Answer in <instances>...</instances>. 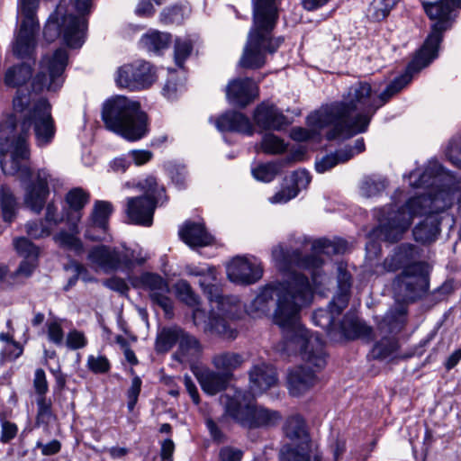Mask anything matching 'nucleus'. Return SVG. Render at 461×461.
<instances>
[{"instance_id": "1", "label": "nucleus", "mask_w": 461, "mask_h": 461, "mask_svg": "<svg viewBox=\"0 0 461 461\" xmlns=\"http://www.w3.org/2000/svg\"><path fill=\"white\" fill-rule=\"evenodd\" d=\"M312 255L303 257L298 249L288 251L282 245L274 247L272 258L276 267L291 274L283 282L264 286L246 308V312L256 318L268 313L271 303H275L273 321L284 333V341L277 349L288 356L298 351L304 362L287 375L288 390L294 396L314 387L319 382L318 373L326 366L322 340L301 325L299 316L301 309L311 303L313 292H321L330 282L321 270L323 260L320 254H343L348 249V244L342 239H319L312 241Z\"/></svg>"}, {"instance_id": "2", "label": "nucleus", "mask_w": 461, "mask_h": 461, "mask_svg": "<svg viewBox=\"0 0 461 461\" xmlns=\"http://www.w3.org/2000/svg\"><path fill=\"white\" fill-rule=\"evenodd\" d=\"M421 4L429 19L435 20L436 23L404 74L396 77L377 96L373 95L372 87L368 83L353 84L343 95L342 101L333 103L308 116V124L314 131L329 128L326 138L330 140L365 132L376 110L406 86L414 73L427 67L437 58L442 32L447 29L455 8L459 6L454 5L453 0H439L435 3L422 1Z\"/></svg>"}, {"instance_id": "3", "label": "nucleus", "mask_w": 461, "mask_h": 461, "mask_svg": "<svg viewBox=\"0 0 461 461\" xmlns=\"http://www.w3.org/2000/svg\"><path fill=\"white\" fill-rule=\"evenodd\" d=\"M409 181L412 187L428 188L429 191L411 198L397 211H388L373 235L385 241H397L414 217L426 216L414 228L413 236L421 243L433 242L439 233L438 213L450 206L453 201L454 177L438 161L431 160L422 172L420 169L412 171Z\"/></svg>"}, {"instance_id": "4", "label": "nucleus", "mask_w": 461, "mask_h": 461, "mask_svg": "<svg viewBox=\"0 0 461 461\" xmlns=\"http://www.w3.org/2000/svg\"><path fill=\"white\" fill-rule=\"evenodd\" d=\"M14 114L0 124V166L5 175L14 176L19 170L30 173L23 162L30 157L29 137L33 128L35 144L49 146L56 134L51 106L46 99L32 103V95L18 89L13 101Z\"/></svg>"}, {"instance_id": "5", "label": "nucleus", "mask_w": 461, "mask_h": 461, "mask_svg": "<svg viewBox=\"0 0 461 461\" xmlns=\"http://www.w3.org/2000/svg\"><path fill=\"white\" fill-rule=\"evenodd\" d=\"M278 19L277 4L273 0H253V26L240 59V66L256 69L266 63V52L274 53L283 38H273L272 32Z\"/></svg>"}, {"instance_id": "6", "label": "nucleus", "mask_w": 461, "mask_h": 461, "mask_svg": "<svg viewBox=\"0 0 461 461\" xmlns=\"http://www.w3.org/2000/svg\"><path fill=\"white\" fill-rule=\"evenodd\" d=\"M102 119L105 127L129 141L144 138L149 131L148 114L138 101L115 95L103 104Z\"/></svg>"}, {"instance_id": "7", "label": "nucleus", "mask_w": 461, "mask_h": 461, "mask_svg": "<svg viewBox=\"0 0 461 461\" xmlns=\"http://www.w3.org/2000/svg\"><path fill=\"white\" fill-rule=\"evenodd\" d=\"M221 401L226 412L247 428L275 426L282 419L278 411L255 404L252 397L241 390H235L232 395H222Z\"/></svg>"}, {"instance_id": "8", "label": "nucleus", "mask_w": 461, "mask_h": 461, "mask_svg": "<svg viewBox=\"0 0 461 461\" xmlns=\"http://www.w3.org/2000/svg\"><path fill=\"white\" fill-rule=\"evenodd\" d=\"M137 186L143 192V195L127 199L126 215L131 223L150 226L156 207L167 201L165 189L158 185L153 176L140 181Z\"/></svg>"}, {"instance_id": "9", "label": "nucleus", "mask_w": 461, "mask_h": 461, "mask_svg": "<svg viewBox=\"0 0 461 461\" xmlns=\"http://www.w3.org/2000/svg\"><path fill=\"white\" fill-rule=\"evenodd\" d=\"M63 7L58 6L48 20L43 35L47 41H54L61 33L64 41L70 48H79L84 42L86 20L83 16L63 15Z\"/></svg>"}, {"instance_id": "10", "label": "nucleus", "mask_w": 461, "mask_h": 461, "mask_svg": "<svg viewBox=\"0 0 461 461\" xmlns=\"http://www.w3.org/2000/svg\"><path fill=\"white\" fill-rule=\"evenodd\" d=\"M285 436L292 441L291 447H284L280 453L281 461H321L312 454V445L303 418L299 415L289 417L284 426Z\"/></svg>"}, {"instance_id": "11", "label": "nucleus", "mask_w": 461, "mask_h": 461, "mask_svg": "<svg viewBox=\"0 0 461 461\" xmlns=\"http://www.w3.org/2000/svg\"><path fill=\"white\" fill-rule=\"evenodd\" d=\"M338 294L330 303L328 309H318L312 314L316 326L330 332L335 329V317L339 316L348 305L351 287V275L343 262L337 263Z\"/></svg>"}, {"instance_id": "12", "label": "nucleus", "mask_w": 461, "mask_h": 461, "mask_svg": "<svg viewBox=\"0 0 461 461\" xmlns=\"http://www.w3.org/2000/svg\"><path fill=\"white\" fill-rule=\"evenodd\" d=\"M38 4L39 0H19L18 9L23 20L13 45L14 54L19 59L30 58L34 52L39 29L35 18Z\"/></svg>"}, {"instance_id": "13", "label": "nucleus", "mask_w": 461, "mask_h": 461, "mask_svg": "<svg viewBox=\"0 0 461 461\" xmlns=\"http://www.w3.org/2000/svg\"><path fill=\"white\" fill-rule=\"evenodd\" d=\"M114 80L118 87L131 91L148 89L157 80L156 69L148 61L136 60L119 67Z\"/></svg>"}, {"instance_id": "14", "label": "nucleus", "mask_w": 461, "mask_h": 461, "mask_svg": "<svg viewBox=\"0 0 461 461\" xmlns=\"http://www.w3.org/2000/svg\"><path fill=\"white\" fill-rule=\"evenodd\" d=\"M68 63V53L64 49L57 50L51 56H45L41 62V70L32 81L33 90L41 92L57 91L63 84L62 74Z\"/></svg>"}, {"instance_id": "15", "label": "nucleus", "mask_w": 461, "mask_h": 461, "mask_svg": "<svg viewBox=\"0 0 461 461\" xmlns=\"http://www.w3.org/2000/svg\"><path fill=\"white\" fill-rule=\"evenodd\" d=\"M29 172L26 174L21 169L14 175H18L22 181H28L24 186L23 203L32 212L39 214L42 211L50 194V175L45 169L32 172L29 168Z\"/></svg>"}, {"instance_id": "16", "label": "nucleus", "mask_w": 461, "mask_h": 461, "mask_svg": "<svg viewBox=\"0 0 461 461\" xmlns=\"http://www.w3.org/2000/svg\"><path fill=\"white\" fill-rule=\"evenodd\" d=\"M394 288L402 292L407 300H413L424 294L429 288V279L426 266L423 263H414L406 267L393 283Z\"/></svg>"}, {"instance_id": "17", "label": "nucleus", "mask_w": 461, "mask_h": 461, "mask_svg": "<svg viewBox=\"0 0 461 461\" xmlns=\"http://www.w3.org/2000/svg\"><path fill=\"white\" fill-rule=\"evenodd\" d=\"M227 276L236 284H255L263 276V267L255 258L238 256L227 265Z\"/></svg>"}, {"instance_id": "18", "label": "nucleus", "mask_w": 461, "mask_h": 461, "mask_svg": "<svg viewBox=\"0 0 461 461\" xmlns=\"http://www.w3.org/2000/svg\"><path fill=\"white\" fill-rule=\"evenodd\" d=\"M139 282L140 287L147 291L151 302L163 309L167 315L173 312V301L170 294V287L167 280L154 273H143Z\"/></svg>"}, {"instance_id": "19", "label": "nucleus", "mask_w": 461, "mask_h": 461, "mask_svg": "<svg viewBox=\"0 0 461 461\" xmlns=\"http://www.w3.org/2000/svg\"><path fill=\"white\" fill-rule=\"evenodd\" d=\"M87 258L92 265L104 273L116 271L131 264V259L124 252L105 245L92 248L88 252Z\"/></svg>"}, {"instance_id": "20", "label": "nucleus", "mask_w": 461, "mask_h": 461, "mask_svg": "<svg viewBox=\"0 0 461 461\" xmlns=\"http://www.w3.org/2000/svg\"><path fill=\"white\" fill-rule=\"evenodd\" d=\"M113 212V205L106 201H96L86 223L85 237L93 241L106 240L109 217Z\"/></svg>"}, {"instance_id": "21", "label": "nucleus", "mask_w": 461, "mask_h": 461, "mask_svg": "<svg viewBox=\"0 0 461 461\" xmlns=\"http://www.w3.org/2000/svg\"><path fill=\"white\" fill-rule=\"evenodd\" d=\"M249 393L252 398L261 395L277 384L276 369L266 363L254 365L249 373Z\"/></svg>"}, {"instance_id": "22", "label": "nucleus", "mask_w": 461, "mask_h": 461, "mask_svg": "<svg viewBox=\"0 0 461 461\" xmlns=\"http://www.w3.org/2000/svg\"><path fill=\"white\" fill-rule=\"evenodd\" d=\"M90 194L81 187H75L69 190L65 195V202L68 205L66 211V222L69 230L77 232V226L83 216V209L89 203Z\"/></svg>"}, {"instance_id": "23", "label": "nucleus", "mask_w": 461, "mask_h": 461, "mask_svg": "<svg viewBox=\"0 0 461 461\" xmlns=\"http://www.w3.org/2000/svg\"><path fill=\"white\" fill-rule=\"evenodd\" d=\"M258 89L250 78L233 79L226 86L229 102L240 107H245L258 96Z\"/></svg>"}, {"instance_id": "24", "label": "nucleus", "mask_w": 461, "mask_h": 461, "mask_svg": "<svg viewBox=\"0 0 461 461\" xmlns=\"http://www.w3.org/2000/svg\"><path fill=\"white\" fill-rule=\"evenodd\" d=\"M256 124L265 130L280 131L289 124L287 118L274 104L262 103L254 113Z\"/></svg>"}, {"instance_id": "25", "label": "nucleus", "mask_w": 461, "mask_h": 461, "mask_svg": "<svg viewBox=\"0 0 461 461\" xmlns=\"http://www.w3.org/2000/svg\"><path fill=\"white\" fill-rule=\"evenodd\" d=\"M418 253L414 246L402 244L397 248L394 254L387 257L383 263L384 272H393L402 267L403 269L411 264L420 263L417 261Z\"/></svg>"}, {"instance_id": "26", "label": "nucleus", "mask_w": 461, "mask_h": 461, "mask_svg": "<svg viewBox=\"0 0 461 461\" xmlns=\"http://www.w3.org/2000/svg\"><path fill=\"white\" fill-rule=\"evenodd\" d=\"M220 131H237L253 134V128L248 117L239 112H227L215 121Z\"/></svg>"}, {"instance_id": "27", "label": "nucleus", "mask_w": 461, "mask_h": 461, "mask_svg": "<svg viewBox=\"0 0 461 461\" xmlns=\"http://www.w3.org/2000/svg\"><path fill=\"white\" fill-rule=\"evenodd\" d=\"M179 235L192 248L209 246L213 241L212 236L205 230L202 223L185 222L180 229Z\"/></svg>"}, {"instance_id": "28", "label": "nucleus", "mask_w": 461, "mask_h": 461, "mask_svg": "<svg viewBox=\"0 0 461 461\" xmlns=\"http://www.w3.org/2000/svg\"><path fill=\"white\" fill-rule=\"evenodd\" d=\"M229 318L211 310L204 331L217 336L222 339L233 340L238 335L237 330L229 322Z\"/></svg>"}, {"instance_id": "29", "label": "nucleus", "mask_w": 461, "mask_h": 461, "mask_svg": "<svg viewBox=\"0 0 461 461\" xmlns=\"http://www.w3.org/2000/svg\"><path fill=\"white\" fill-rule=\"evenodd\" d=\"M212 303V310H215L229 319H238L241 316L244 305L234 295H223L221 291L219 292L218 296H213Z\"/></svg>"}, {"instance_id": "30", "label": "nucleus", "mask_w": 461, "mask_h": 461, "mask_svg": "<svg viewBox=\"0 0 461 461\" xmlns=\"http://www.w3.org/2000/svg\"><path fill=\"white\" fill-rule=\"evenodd\" d=\"M195 375L203 391L210 395L224 390L230 380L226 375L209 369L200 370L195 373Z\"/></svg>"}, {"instance_id": "31", "label": "nucleus", "mask_w": 461, "mask_h": 461, "mask_svg": "<svg viewBox=\"0 0 461 461\" xmlns=\"http://www.w3.org/2000/svg\"><path fill=\"white\" fill-rule=\"evenodd\" d=\"M202 351L203 347L200 341L184 330L175 357L181 363H191L200 356Z\"/></svg>"}, {"instance_id": "32", "label": "nucleus", "mask_w": 461, "mask_h": 461, "mask_svg": "<svg viewBox=\"0 0 461 461\" xmlns=\"http://www.w3.org/2000/svg\"><path fill=\"white\" fill-rule=\"evenodd\" d=\"M341 334L348 339H368L371 336L372 330L360 319L354 315L347 314L339 324Z\"/></svg>"}, {"instance_id": "33", "label": "nucleus", "mask_w": 461, "mask_h": 461, "mask_svg": "<svg viewBox=\"0 0 461 461\" xmlns=\"http://www.w3.org/2000/svg\"><path fill=\"white\" fill-rule=\"evenodd\" d=\"M243 362V357L232 351L221 352L214 355L212 359L214 367L229 378H230L234 370L242 366Z\"/></svg>"}, {"instance_id": "34", "label": "nucleus", "mask_w": 461, "mask_h": 461, "mask_svg": "<svg viewBox=\"0 0 461 461\" xmlns=\"http://www.w3.org/2000/svg\"><path fill=\"white\" fill-rule=\"evenodd\" d=\"M184 330L178 326L163 328L157 336L155 348L158 353L170 350L176 343L179 344Z\"/></svg>"}, {"instance_id": "35", "label": "nucleus", "mask_w": 461, "mask_h": 461, "mask_svg": "<svg viewBox=\"0 0 461 461\" xmlns=\"http://www.w3.org/2000/svg\"><path fill=\"white\" fill-rule=\"evenodd\" d=\"M170 39L171 36L168 33L150 31L141 37L140 43L148 51L158 53L168 47Z\"/></svg>"}, {"instance_id": "36", "label": "nucleus", "mask_w": 461, "mask_h": 461, "mask_svg": "<svg viewBox=\"0 0 461 461\" xmlns=\"http://www.w3.org/2000/svg\"><path fill=\"white\" fill-rule=\"evenodd\" d=\"M399 0H373L366 11V16L374 22L386 18Z\"/></svg>"}, {"instance_id": "37", "label": "nucleus", "mask_w": 461, "mask_h": 461, "mask_svg": "<svg viewBox=\"0 0 461 461\" xmlns=\"http://www.w3.org/2000/svg\"><path fill=\"white\" fill-rule=\"evenodd\" d=\"M198 285L203 294L207 295L210 301H213V296H218L221 291L217 279L216 268L211 266L206 268V272L199 278Z\"/></svg>"}, {"instance_id": "38", "label": "nucleus", "mask_w": 461, "mask_h": 461, "mask_svg": "<svg viewBox=\"0 0 461 461\" xmlns=\"http://www.w3.org/2000/svg\"><path fill=\"white\" fill-rule=\"evenodd\" d=\"M59 231L54 237V241L60 247L68 250L74 251L76 254L80 255L84 251V246L79 238H77V232L70 230Z\"/></svg>"}, {"instance_id": "39", "label": "nucleus", "mask_w": 461, "mask_h": 461, "mask_svg": "<svg viewBox=\"0 0 461 461\" xmlns=\"http://www.w3.org/2000/svg\"><path fill=\"white\" fill-rule=\"evenodd\" d=\"M32 72V68L26 64L12 67L5 73V83L13 87L20 86L31 78Z\"/></svg>"}, {"instance_id": "40", "label": "nucleus", "mask_w": 461, "mask_h": 461, "mask_svg": "<svg viewBox=\"0 0 461 461\" xmlns=\"http://www.w3.org/2000/svg\"><path fill=\"white\" fill-rule=\"evenodd\" d=\"M0 203L4 221H13L16 215L17 203L10 188L5 185L0 189Z\"/></svg>"}, {"instance_id": "41", "label": "nucleus", "mask_w": 461, "mask_h": 461, "mask_svg": "<svg viewBox=\"0 0 461 461\" xmlns=\"http://www.w3.org/2000/svg\"><path fill=\"white\" fill-rule=\"evenodd\" d=\"M353 157V153L347 149H340L335 153L329 154L321 159L316 161L315 168L319 173H324L339 163H344Z\"/></svg>"}, {"instance_id": "42", "label": "nucleus", "mask_w": 461, "mask_h": 461, "mask_svg": "<svg viewBox=\"0 0 461 461\" xmlns=\"http://www.w3.org/2000/svg\"><path fill=\"white\" fill-rule=\"evenodd\" d=\"M176 296L179 301L189 307H196L200 305V298L195 294L191 285L185 279L178 280L174 285Z\"/></svg>"}, {"instance_id": "43", "label": "nucleus", "mask_w": 461, "mask_h": 461, "mask_svg": "<svg viewBox=\"0 0 461 461\" xmlns=\"http://www.w3.org/2000/svg\"><path fill=\"white\" fill-rule=\"evenodd\" d=\"M24 230L29 237L40 240L50 236L53 227L44 219H40L27 221L24 225Z\"/></svg>"}, {"instance_id": "44", "label": "nucleus", "mask_w": 461, "mask_h": 461, "mask_svg": "<svg viewBox=\"0 0 461 461\" xmlns=\"http://www.w3.org/2000/svg\"><path fill=\"white\" fill-rule=\"evenodd\" d=\"M386 187L385 180L372 176L365 177L359 186L360 194L369 198L380 194Z\"/></svg>"}, {"instance_id": "45", "label": "nucleus", "mask_w": 461, "mask_h": 461, "mask_svg": "<svg viewBox=\"0 0 461 461\" xmlns=\"http://www.w3.org/2000/svg\"><path fill=\"white\" fill-rule=\"evenodd\" d=\"M13 245L17 254L24 258L38 260L39 248L25 237L14 238Z\"/></svg>"}, {"instance_id": "46", "label": "nucleus", "mask_w": 461, "mask_h": 461, "mask_svg": "<svg viewBox=\"0 0 461 461\" xmlns=\"http://www.w3.org/2000/svg\"><path fill=\"white\" fill-rule=\"evenodd\" d=\"M398 349V343L393 338L381 339L372 350L373 356L377 358H387L393 357Z\"/></svg>"}, {"instance_id": "47", "label": "nucleus", "mask_w": 461, "mask_h": 461, "mask_svg": "<svg viewBox=\"0 0 461 461\" xmlns=\"http://www.w3.org/2000/svg\"><path fill=\"white\" fill-rule=\"evenodd\" d=\"M261 149L267 154H279L285 150L286 145L282 139L272 133H267L261 140Z\"/></svg>"}, {"instance_id": "48", "label": "nucleus", "mask_w": 461, "mask_h": 461, "mask_svg": "<svg viewBox=\"0 0 461 461\" xmlns=\"http://www.w3.org/2000/svg\"><path fill=\"white\" fill-rule=\"evenodd\" d=\"M51 227L59 225L66 221V212H60L59 204L51 200L46 203L45 213L43 218Z\"/></svg>"}, {"instance_id": "49", "label": "nucleus", "mask_w": 461, "mask_h": 461, "mask_svg": "<svg viewBox=\"0 0 461 461\" xmlns=\"http://www.w3.org/2000/svg\"><path fill=\"white\" fill-rule=\"evenodd\" d=\"M279 171V167L276 163L260 164L252 169L253 176L263 182H270L275 178Z\"/></svg>"}, {"instance_id": "50", "label": "nucleus", "mask_w": 461, "mask_h": 461, "mask_svg": "<svg viewBox=\"0 0 461 461\" xmlns=\"http://www.w3.org/2000/svg\"><path fill=\"white\" fill-rule=\"evenodd\" d=\"M166 168L172 182L178 188L185 187L187 175L185 166L176 162H168L166 165Z\"/></svg>"}, {"instance_id": "51", "label": "nucleus", "mask_w": 461, "mask_h": 461, "mask_svg": "<svg viewBox=\"0 0 461 461\" xmlns=\"http://www.w3.org/2000/svg\"><path fill=\"white\" fill-rule=\"evenodd\" d=\"M52 416L51 402L45 396L37 398V416L36 423L48 424Z\"/></svg>"}, {"instance_id": "52", "label": "nucleus", "mask_w": 461, "mask_h": 461, "mask_svg": "<svg viewBox=\"0 0 461 461\" xmlns=\"http://www.w3.org/2000/svg\"><path fill=\"white\" fill-rule=\"evenodd\" d=\"M193 46L189 40L177 39L175 43V60L178 67H182L184 61L189 57Z\"/></svg>"}, {"instance_id": "53", "label": "nucleus", "mask_w": 461, "mask_h": 461, "mask_svg": "<svg viewBox=\"0 0 461 461\" xmlns=\"http://www.w3.org/2000/svg\"><path fill=\"white\" fill-rule=\"evenodd\" d=\"M446 156L454 166L461 168V137L453 138L449 141Z\"/></svg>"}, {"instance_id": "54", "label": "nucleus", "mask_w": 461, "mask_h": 461, "mask_svg": "<svg viewBox=\"0 0 461 461\" xmlns=\"http://www.w3.org/2000/svg\"><path fill=\"white\" fill-rule=\"evenodd\" d=\"M290 186L297 191L305 189L311 182V176L305 169L294 171L289 177Z\"/></svg>"}, {"instance_id": "55", "label": "nucleus", "mask_w": 461, "mask_h": 461, "mask_svg": "<svg viewBox=\"0 0 461 461\" xmlns=\"http://www.w3.org/2000/svg\"><path fill=\"white\" fill-rule=\"evenodd\" d=\"M160 20L166 24L180 23L184 20L183 10L179 6L166 8L160 14Z\"/></svg>"}, {"instance_id": "56", "label": "nucleus", "mask_w": 461, "mask_h": 461, "mask_svg": "<svg viewBox=\"0 0 461 461\" xmlns=\"http://www.w3.org/2000/svg\"><path fill=\"white\" fill-rule=\"evenodd\" d=\"M87 366L94 373H106L110 368L108 359L104 356H89Z\"/></svg>"}, {"instance_id": "57", "label": "nucleus", "mask_w": 461, "mask_h": 461, "mask_svg": "<svg viewBox=\"0 0 461 461\" xmlns=\"http://www.w3.org/2000/svg\"><path fill=\"white\" fill-rule=\"evenodd\" d=\"M140 388H141L140 378L139 376L133 377L131 380V384L127 392V397H128L127 407L130 411H131L134 409V407L138 402V398H139V395L140 393Z\"/></svg>"}, {"instance_id": "58", "label": "nucleus", "mask_w": 461, "mask_h": 461, "mask_svg": "<svg viewBox=\"0 0 461 461\" xmlns=\"http://www.w3.org/2000/svg\"><path fill=\"white\" fill-rule=\"evenodd\" d=\"M33 387L38 397L45 396L49 390L48 381L43 369L38 368L35 370L33 378Z\"/></svg>"}, {"instance_id": "59", "label": "nucleus", "mask_w": 461, "mask_h": 461, "mask_svg": "<svg viewBox=\"0 0 461 461\" xmlns=\"http://www.w3.org/2000/svg\"><path fill=\"white\" fill-rule=\"evenodd\" d=\"M297 195V191L289 185L283 187L280 191L269 197L271 203H285Z\"/></svg>"}, {"instance_id": "60", "label": "nucleus", "mask_w": 461, "mask_h": 461, "mask_svg": "<svg viewBox=\"0 0 461 461\" xmlns=\"http://www.w3.org/2000/svg\"><path fill=\"white\" fill-rule=\"evenodd\" d=\"M165 0H140L135 9V13L139 16L147 17L153 14L155 9L153 2L157 5H160Z\"/></svg>"}, {"instance_id": "61", "label": "nucleus", "mask_w": 461, "mask_h": 461, "mask_svg": "<svg viewBox=\"0 0 461 461\" xmlns=\"http://www.w3.org/2000/svg\"><path fill=\"white\" fill-rule=\"evenodd\" d=\"M47 326L49 339L56 345L62 344L64 339V332L60 323H59L57 321H54L49 322Z\"/></svg>"}, {"instance_id": "62", "label": "nucleus", "mask_w": 461, "mask_h": 461, "mask_svg": "<svg viewBox=\"0 0 461 461\" xmlns=\"http://www.w3.org/2000/svg\"><path fill=\"white\" fill-rule=\"evenodd\" d=\"M67 346L71 349L82 348L86 345V339L78 330H72L67 336Z\"/></svg>"}, {"instance_id": "63", "label": "nucleus", "mask_w": 461, "mask_h": 461, "mask_svg": "<svg viewBox=\"0 0 461 461\" xmlns=\"http://www.w3.org/2000/svg\"><path fill=\"white\" fill-rule=\"evenodd\" d=\"M1 427H2L1 437H0L1 442L8 443L13 438H14L15 436L17 435L18 428L14 423L10 422L8 420H1Z\"/></svg>"}, {"instance_id": "64", "label": "nucleus", "mask_w": 461, "mask_h": 461, "mask_svg": "<svg viewBox=\"0 0 461 461\" xmlns=\"http://www.w3.org/2000/svg\"><path fill=\"white\" fill-rule=\"evenodd\" d=\"M242 451L231 447H224L220 450V461H241Z\"/></svg>"}]
</instances>
